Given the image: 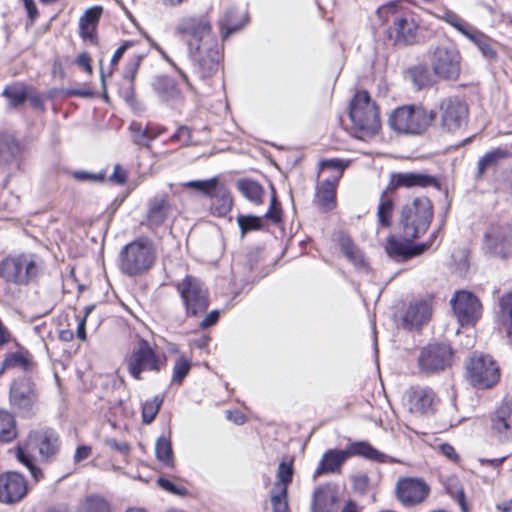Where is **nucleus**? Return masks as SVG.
<instances>
[{
    "mask_svg": "<svg viewBox=\"0 0 512 512\" xmlns=\"http://www.w3.org/2000/svg\"><path fill=\"white\" fill-rule=\"evenodd\" d=\"M349 116L356 128L374 134L380 127L378 108L367 91H359L350 103Z\"/></svg>",
    "mask_w": 512,
    "mask_h": 512,
    "instance_id": "nucleus-7",
    "label": "nucleus"
},
{
    "mask_svg": "<svg viewBox=\"0 0 512 512\" xmlns=\"http://www.w3.org/2000/svg\"><path fill=\"white\" fill-rule=\"evenodd\" d=\"M397 7L398 2H390L379 7L376 13L383 22H388L390 20V16L395 14Z\"/></svg>",
    "mask_w": 512,
    "mask_h": 512,
    "instance_id": "nucleus-58",
    "label": "nucleus"
},
{
    "mask_svg": "<svg viewBox=\"0 0 512 512\" xmlns=\"http://www.w3.org/2000/svg\"><path fill=\"white\" fill-rule=\"evenodd\" d=\"M78 512H112V507L104 496L89 494L80 501Z\"/></svg>",
    "mask_w": 512,
    "mask_h": 512,
    "instance_id": "nucleus-37",
    "label": "nucleus"
},
{
    "mask_svg": "<svg viewBox=\"0 0 512 512\" xmlns=\"http://www.w3.org/2000/svg\"><path fill=\"white\" fill-rule=\"evenodd\" d=\"M130 131L133 142L140 147H150V143L157 137V134H149V129L142 128L138 123L133 122L130 125Z\"/></svg>",
    "mask_w": 512,
    "mask_h": 512,
    "instance_id": "nucleus-45",
    "label": "nucleus"
},
{
    "mask_svg": "<svg viewBox=\"0 0 512 512\" xmlns=\"http://www.w3.org/2000/svg\"><path fill=\"white\" fill-rule=\"evenodd\" d=\"M452 357L453 352L448 344H429L419 354L418 368L425 374L438 373L451 365Z\"/></svg>",
    "mask_w": 512,
    "mask_h": 512,
    "instance_id": "nucleus-15",
    "label": "nucleus"
},
{
    "mask_svg": "<svg viewBox=\"0 0 512 512\" xmlns=\"http://www.w3.org/2000/svg\"><path fill=\"white\" fill-rule=\"evenodd\" d=\"M413 83L419 88H424L431 84V76L426 67L416 66L410 71Z\"/></svg>",
    "mask_w": 512,
    "mask_h": 512,
    "instance_id": "nucleus-52",
    "label": "nucleus"
},
{
    "mask_svg": "<svg viewBox=\"0 0 512 512\" xmlns=\"http://www.w3.org/2000/svg\"><path fill=\"white\" fill-rule=\"evenodd\" d=\"M218 179L216 177L207 180H192L182 184L183 187L192 188L203 195L212 198L214 197V191L217 189Z\"/></svg>",
    "mask_w": 512,
    "mask_h": 512,
    "instance_id": "nucleus-46",
    "label": "nucleus"
},
{
    "mask_svg": "<svg viewBox=\"0 0 512 512\" xmlns=\"http://www.w3.org/2000/svg\"><path fill=\"white\" fill-rule=\"evenodd\" d=\"M500 308L502 313L508 316L506 330L508 337L512 340V291L501 297Z\"/></svg>",
    "mask_w": 512,
    "mask_h": 512,
    "instance_id": "nucleus-53",
    "label": "nucleus"
},
{
    "mask_svg": "<svg viewBox=\"0 0 512 512\" xmlns=\"http://www.w3.org/2000/svg\"><path fill=\"white\" fill-rule=\"evenodd\" d=\"M152 85L158 97L166 103L175 104L181 98L175 80L168 76L156 77Z\"/></svg>",
    "mask_w": 512,
    "mask_h": 512,
    "instance_id": "nucleus-31",
    "label": "nucleus"
},
{
    "mask_svg": "<svg viewBox=\"0 0 512 512\" xmlns=\"http://www.w3.org/2000/svg\"><path fill=\"white\" fill-rule=\"evenodd\" d=\"M353 489L361 494L367 492L370 484V479L367 473L358 472L351 477Z\"/></svg>",
    "mask_w": 512,
    "mask_h": 512,
    "instance_id": "nucleus-55",
    "label": "nucleus"
},
{
    "mask_svg": "<svg viewBox=\"0 0 512 512\" xmlns=\"http://www.w3.org/2000/svg\"><path fill=\"white\" fill-rule=\"evenodd\" d=\"M163 403V397L157 395L151 400L145 401L142 405V420L145 424H150L158 414Z\"/></svg>",
    "mask_w": 512,
    "mask_h": 512,
    "instance_id": "nucleus-47",
    "label": "nucleus"
},
{
    "mask_svg": "<svg viewBox=\"0 0 512 512\" xmlns=\"http://www.w3.org/2000/svg\"><path fill=\"white\" fill-rule=\"evenodd\" d=\"M191 133L190 130L186 126H181L177 129V131L172 135L171 141H178L182 144H187L190 141Z\"/></svg>",
    "mask_w": 512,
    "mask_h": 512,
    "instance_id": "nucleus-64",
    "label": "nucleus"
},
{
    "mask_svg": "<svg viewBox=\"0 0 512 512\" xmlns=\"http://www.w3.org/2000/svg\"><path fill=\"white\" fill-rule=\"evenodd\" d=\"M75 179L80 181H93L103 182L105 180V173H90L86 171H76L73 173Z\"/></svg>",
    "mask_w": 512,
    "mask_h": 512,
    "instance_id": "nucleus-59",
    "label": "nucleus"
},
{
    "mask_svg": "<svg viewBox=\"0 0 512 512\" xmlns=\"http://www.w3.org/2000/svg\"><path fill=\"white\" fill-rule=\"evenodd\" d=\"M433 111L441 129L449 133L459 130L467 122L469 114L467 104L458 97L452 96L441 99L437 109Z\"/></svg>",
    "mask_w": 512,
    "mask_h": 512,
    "instance_id": "nucleus-11",
    "label": "nucleus"
},
{
    "mask_svg": "<svg viewBox=\"0 0 512 512\" xmlns=\"http://www.w3.org/2000/svg\"><path fill=\"white\" fill-rule=\"evenodd\" d=\"M460 63V53L455 48L447 45L437 46L430 56V65L433 72L445 80H456L459 77Z\"/></svg>",
    "mask_w": 512,
    "mask_h": 512,
    "instance_id": "nucleus-14",
    "label": "nucleus"
},
{
    "mask_svg": "<svg viewBox=\"0 0 512 512\" xmlns=\"http://www.w3.org/2000/svg\"><path fill=\"white\" fill-rule=\"evenodd\" d=\"M508 155L509 153L507 150L500 148L493 149L485 153L478 160L475 178L477 180L481 179L487 169L497 166L499 161L508 157Z\"/></svg>",
    "mask_w": 512,
    "mask_h": 512,
    "instance_id": "nucleus-38",
    "label": "nucleus"
},
{
    "mask_svg": "<svg viewBox=\"0 0 512 512\" xmlns=\"http://www.w3.org/2000/svg\"><path fill=\"white\" fill-rule=\"evenodd\" d=\"M432 315V299L420 298L411 301L403 314L402 326L405 329L420 328L427 324Z\"/></svg>",
    "mask_w": 512,
    "mask_h": 512,
    "instance_id": "nucleus-21",
    "label": "nucleus"
},
{
    "mask_svg": "<svg viewBox=\"0 0 512 512\" xmlns=\"http://www.w3.org/2000/svg\"><path fill=\"white\" fill-rule=\"evenodd\" d=\"M3 96L9 100L11 107L23 104L29 97V88L20 82L7 85L3 90Z\"/></svg>",
    "mask_w": 512,
    "mask_h": 512,
    "instance_id": "nucleus-39",
    "label": "nucleus"
},
{
    "mask_svg": "<svg viewBox=\"0 0 512 512\" xmlns=\"http://www.w3.org/2000/svg\"><path fill=\"white\" fill-rule=\"evenodd\" d=\"M271 504L273 512H286L288 509L287 503V488L284 486L274 485L271 494Z\"/></svg>",
    "mask_w": 512,
    "mask_h": 512,
    "instance_id": "nucleus-48",
    "label": "nucleus"
},
{
    "mask_svg": "<svg viewBox=\"0 0 512 512\" xmlns=\"http://www.w3.org/2000/svg\"><path fill=\"white\" fill-rule=\"evenodd\" d=\"M485 249L493 256L507 258L512 254V238L502 226H491L485 234Z\"/></svg>",
    "mask_w": 512,
    "mask_h": 512,
    "instance_id": "nucleus-23",
    "label": "nucleus"
},
{
    "mask_svg": "<svg viewBox=\"0 0 512 512\" xmlns=\"http://www.w3.org/2000/svg\"><path fill=\"white\" fill-rule=\"evenodd\" d=\"M438 17L470 40L479 49L483 57L490 60L496 59L497 52L494 48V41L475 26L448 9H444Z\"/></svg>",
    "mask_w": 512,
    "mask_h": 512,
    "instance_id": "nucleus-8",
    "label": "nucleus"
},
{
    "mask_svg": "<svg viewBox=\"0 0 512 512\" xmlns=\"http://www.w3.org/2000/svg\"><path fill=\"white\" fill-rule=\"evenodd\" d=\"M247 19L245 12H239L235 8H230L226 11L220 21V27L223 38H227L233 32L241 29Z\"/></svg>",
    "mask_w": 512,
    "mask_h": 512,
    "instance_id": "nucleus-33",
    "label": "nucleus"
},
{
    "mask_svg": "<svg viewBox=\"0 0 512 512\" xmlns=\"http://www.w3.org/2000/svg\"><path fill=\"white\" fill-rule=\"evenodd\" d=\"M341 251L356 266H362L364 263L361 252L348 236H341L339 239Z\"/></svg>",
    "mask_w": 512,
    "mask_h": 512,
    "instance_id": "nucleus-43",
    "label": "nucleus"
},
{
    "mask_svg": "<svg viewBox=\"0 0 512 512\" xmlns=\"http://www.w3.org/2000/svg\"><path fill=\"white\" fill-rule=\"evenodd\" d=\"M348 459L349 458H348L346 449H344V450H337V449L327 450L323 454L322 459L319 462V465L314 472V477L316 478L322 474L340 473L341 467Z\"/></svg>",
    "mask_w": 512,
    "mask_h": 512,
    "instance_id": "nucleus-27",
    "label": "nucleus"
},
{
    "mask_svg": "<svg viewBox=\"0 0 512 512\" xmlns=\"http://www.w3.org/2000/svg\"><path fill=\"white\" fill-rule=\"evenodd\" d=\"M28 445L38 450L45 461H52L60 450V438L51 428H41L31 431L28 435Z\"/></svg>",
    "mask_w": 512,
    "mask_h": 512,
    "instance_id": "nucleus-19",
    "label": "nucleus"
},
{
    "mask_svg": "<svg viewBox=\"0 0 512 512\" xmlns=\"http://www.w3.org/2000/svg\"><path fill=\"white\" fill-rule=\"evenodd\" d=\"M109 180L116 184L123 185L127 181V172L119 164H116Z\"/></svg>",
    "mask_w": 512,
    "mask_h": 512,
    "instance_id": "nucleus-62",
    "label": "nucleus"
},
{
    "mask_svg": "<svg viewBox=\"0 0 512 512\" xmlns=\"http://www.w3.org/2000/svg\"><path fill=\"white\" fill-rule=\"evenodd\" d=\"M28 487L25 478L16 472L0 475V502L15 504L27 494Z\"/></svg>",
    "mask_w": 512,
    "mask_h": 512,
    "instance_id": "nucleus-20",
    "label": "nucleus"
},
{
    "mask_svg": "<svg viewBox=\"0 0 512 512\" xmlns=\"http://www.w3.org/2000/svg\"><path fill=\"white\" fill-rule=\"evenodd\" d=\"M190 370L191 362L183 356L179 357L173 367L172 383L181 384Z\"/></svg>",
    "mask_w": 512,
    "mask_h": 512,
    "instance_id": "nucleus-50",
    "label": "nucleus"
},
{
    "mask_svg": "<svg viewBox=\"0 0 512 512\" xmlns=\"http://www.w3.org/2000/svg\"><path fill=\"white\" fill-rule=\"evenodd\" d=\"M466 378L477 389H490L498 383L500 370L490 356L474 353L466 365Z\"/></svg>",
    "mask_w": 512,
    "mask_h": 512,
    "instance_id": "nucleus-10",
    "label": "nucleus"
},
{
    "mask_svg": "<svg viewBox=\"0 0 512 512\" xmlns=\"http://www.w3.org/2000/svg\"><path fill=\"white\" fill-rule=\"evenodd\" d=\"M433 219V206L429 198L417 197L402 206L399 224L405 241H413L426 233Z\"/></svg>",
    "mask_w": 512,
    "mask_h": 512,
    "instance_id": "nucleus-3",
    "label": "nucleus"
},
{
    "mask_svg": "<svg viewBox=\"0 0 512 512\" xmlns=\"http://www.w3.org/2000/svg\"><path fill=\"white\" fill-rule=\"evenodd\" d=\"M155 261V248L147 237H139L128 243L119 254V268L128 276H138L148 272Z\"/></svg>",
    "mask_w": 512,
    "mask_h": 512,
    "instance_id": "nucleus-5",
    "label": "nucleus"
},
{
    "mask_svg": "<svg viewBox=\"0 0 512 512\" xmlns=\"http://www.w3.org/2000/svg\"><path fill=\"white\" fill-rule=\"evenodd\" d=\"M105 444L111 449H114L123 455L128 454L130 451V446L127 442H118L113 438L105 439Z\"/></svg>",
    "mask_w": 512,
    "mask_h": 512,
    "instance_id": "nucleus-63",
    "label": "nucleus"
},
{
    "mask_svg": "<svg viewBox=\"0 0 512 512\" xmlns=\"http://www.w3.org/2000/svg\"><path fill=\"white\" fill-rule=\"evenodd\" d=\"M194 67L201 78H208L218 70L220 53L216 46L204 47L189 51Z\"/></svg>",
    "mask_w": 512,
    "mask_h": 512,
    "instance_id": "nucleus-24",
    "label": "nucleus"
},
{
    "mask_svg": "<svg viewBox=\"0 0 512 512\" xmlns=\"http://www.w3.org/2000/svg\"><path fill=\"white\" fill-rule=\"evenodd\" d=\"M265 218L270 219L275 223L279 222L281 219L280 209L278 208V202L275 196H273L270 201V207L265 214Z\"/></svg>",
    "mask_w": 512,
    "mask_h": 512,
    "instance_id": "nucleus-61",
    "label": "nucleus"
},
{
    "mask_svg": "<svg viewBox=\"0 0 512 512\" xmlns=\"http://www.w3.org/2000/svg\"><path fill=\"white\" fill-rule=\"evenodd\" d=\"M346 452L348 454V458L352 456H361L368 460H373L381 463L388 462L389 456L384 453H381L373 446H371L368 442L365 441H357L349 444L346 447Z\"/></svg>",
    "mask_w": 512,
    "mask_h": 512,
    "instance_id": "nucleus-32",
    "label": "nucleus"
},
{
    "mask_svg": "<svg viewBox=\"0 0 512 512\" xmlns=\"http://www.w3.org/2000/svg\"><path fill=\"white\" fill-rule=\"evenodd\" d=\"M396 34V41L403 44H412L416 40L418 24L411 16H395L393 27L390 28Z\"/></svg>",
    "mask_w": 512,
    "mask_h": 512,
    "instance_id": "nucleus-30",
    "label": "nucleus"
},
{
    "mask_svg": "<svg viewBox=\"0 0 512 512\" xmlns=\"http://www.w3.org/2000/svg\"><path fill=\"white\" fill-rule=\"evenodd\" d=\"M176 32L187 43L188 50H199L211 34V24L204 15L184 16L176 26Z\"/></svg>",
    "mask_w": 512,
    "mask_h": 512,
    "instance_id": "nucleus-13",
    "label": "nucleus"
},
{
    "mask_svg": "<svg viewBox=\"0 0 512 512\" xmlns=\"http://www.w3.org/2000/svg\"><path fill=\"white\" fill-rule=\"evenodd\" d=\"M142 61L141 55H133L126 64L124 71V78L133 82L138 72L140 63Z\"/></svg>",
    "mask_w": 512,
    "mask_h": 512,
    "instance_id": "nucleus-56",
    "label": "nucleus"
},
{
    "mask_svg": "<svg viewBox=\"0 0 512 512\" xmlns=\"http://www.w3.org/2000/svg\"><path fill=\"white\" fill-rule=\"evenodd\" d=\"M129 374L136 380H142L143 372H160L167 364L164 353L156 351L145 339H139L130 354L125 357Z\"/></svg>",
    "mask_w": 512,
    "mask_h": 512,
    "instance_id": "nucleus-6",
    "label": "nucleus"
},
{
    "mask_svg": "<svg viewBox=\"0 0 512 512\" xmlns=\"http://www.w3.org/2000/svg\"><path fill=\"white\" fill-rule=\"evenodd\" d=\"M34 366L35 364L28 354L23 352H12L5 357L0 369V374L11 368H19L25 372H30L34 369Z\"/></svg>",
    "mask_w": 512,
    "mask_h": 512,
    "instance_id": "nucleus-36",
    "label": "nucleus"
},
{
    "mask_svg": "<svg viewBox=\"0 0 512 512\" xmlns=\"http://www.w3.org/2000/svg\"><path fill=\"white\" fill-rule=\"evenodd\" d=\"M212 198L215 199V202L212 203V209L217 215L223 216L231 210L232 197L227 191L216 189Z\"/></svg>",
    "mask_w": 512,
    "mask_h": 512,
    "instance_id": "nucleus-44",
    "label": "nucleus"
},
{
    "mask_svg": "<svg viewBox=\"0 0 512 512\" xmlns=\"http://www.w3.org/2000/svg\"><path fill=\"white\" fill-rule=\"evenodd\" d=\"M438 182L434 176L421 172H400L391 175L387 188L381 193L377 207V219L381 227H390L394 212V198L390 194L400 187H429L437 186Z\"/></svg>",
    "mask_w": 512,
    "mask_h": 512,
    "instance_id": "nucleus-2",
    "label": "nucleus"
},
{
    "mask_svg": "<svg viewBox=\"0 0 512 512\" xmlns=\"http://www.w3.org/2000/svg\"><path fill=\"white\" fill-rule=\"evenodd\" d=\"M237 223L242 237L250 231H257L263 228L262 219L254 215H239Z\"/></svg>",
    "mask_w": 512,
    "mask_h": 512,
    "instance_id": "nucleus-49",
    "label": "nucleus"
},
{
    "mask_svg": "<svg viewBox=\"0 0 512 512\" xmlns=\"http://www.w3.org/2000/svg\"><path fill=\"white\" fill-rule=\"evenodd\" d=\"M157 483L163 490L174 495H183L186 493L185 488L177 487L173 482H171L168 479L160 477L158 478Z\"/></svg>",
    "mask_w": 512,
    "mask_h": 512,
    "instance_id": "nucleus-60",
    "label": "nucleus"
},
{
    "mask_svg": "<svg viewBox=\"0 0 512 512\" xmlns=\"http://www.w3.org/2000/svg\"><path fill=\"white\" fill-rule=\"evenodd\" d=\"M17 458L22 464H24L30 470L35 480H38L39 478L42 477L41 470L34 465L32 458L21 447L18 448L17 450Z\"/></svg>",
    "mask_w": 512,
    "mask_h": 512,
    "instance_id": "nucleus-54",
    "label": "nucleus"
},
{
    "mask_svg": "<svg viewBox=\"0 0 512 512\" xmlns=\"http://www.w3.org/2000/svg\"><path fill=\"white\" fill-rule=\"evenodd\" d=\"M435 117L433 110L422 105H404L391 113L388 123L399 134L419 136L429 129Z\"/></svg>",
    "mask_w": 512,
    "mask_h": 512,
    "instance_id": "nucleus-4",
    "label": "nucleus"
},
{
    "mask_svg": "<svg viewBox=\"0 0 512 512\" xmlns=\"http://www.w3.org/2000/svg\"><path fill=\"white\" fill-rule=\"evenodd\" d=\"M397 499L406 507L423 503L430 493L429 485L417 477L400 478L395 486Z\"/></svg>",
    "mask_w": 512,
    "mask_h": 512,
    "instance_id": "nucleus-17",
    "label": "nucleus"
},
{
    "mask_svg": "<svg viewBox=\"0 0 512 512\" xmlns=\"http://www.w3.org/2000/svg\"><path fill=\"white\" fill-rule=\"evenodd\" d=\"M44 270V260L32 252L10 254L0 261V278L16 286L37 283Z\"/></svg>",
    "mask_w": 512,
    "mask_h": 512,
    "instance_id": "nucleus-1",
    "label": "nucleus"
},
{
    "mask_svg": "<svg viewBox=\"0 0 512 512\" xmlns=\"http://www.w3.org/2000/svg\"><path fill=\"white\" fill-rule=\"evenodd\" d=\"M321 169H333L337 172V175L334 178H337V181L341 178L343 171L346 165L340 159H328L320 162Z\"/></svg>",
    "mask_w": 512,
    "mask_h": 512,
    "instance_id": "nucleus-57",
    "label": "nucleus"
},
{
    "mask_svg": "<svg viewBox=\"0 0 512 512\" xmlns=\"http://www.w3.org/2000/svg\"><path fill=\"white\" fill-rule=\"evenodd\" d=\"M155 454L159 462L167 467H173L174 457L172 451L171 441L165 436L157 439L155 445Z\"/></svg>",
    "mask_w": 512,
    "mask_h": 512,
    "instance_id": "nucleus-41",
    "label": "nucleus"
},
{
    "mask_svg": "<svg viewBox=\"0 0 512 512\" xmlns=\"http://www.w3.org/2000/svg\"><path fill=\"white\" fill-rule=\"evenodd\" d=\"M102 11L103 9L101 6H94L86 10L79 22L81 34L83 37L91 34L90 29L94 28L96 23L99 21L102 15Z\"/></svg>",
    "mask_w": 512,
    "mask_h": 512,
    "instance_id": "nucleus-42",
    "label": "nucleus"
},
{
    "mask_svg": "<svg viewBox=\"0 0 512 512\" xmlns=\"http://www.w3.org/2000/svg\"><path fill=\"white\" fill-rule=\"evenodd\" d=\"M184 304L186 315L195 317L205 313L209 306V293L201 280L187 275L176 285Z\"/></svg>",
    "mask_w": 512,
    "mask_h": 512,
    "instance_id": "nucleus-9",
    "label": "nucleus"
},
{
    "mask_svg": "<svg viewBox=\"0 0 512 512\" xmlns=\"http://www.w3.org/2000/svg\"><path fill=\"white\" fill-rule=\"evenodd\" d=\"M435 394L430 388H412L409 397V410L412 413L424 415L433 411Z\"/></svg>",
    "mask_w": 512,
    "mask_h": 512,
    "instance_id": "nucleus-26",
    "label": "nucleus"
},
{
    "mask_svg": "<svg viewBox=\"0 0 512 512\" xmlns=\"http://www.w3.org/2000/svg\"><path fill=\"white\" fill-rule=\"evenodd\" d=\"M238 191L250 202L257 205L263 202L264 189L257 181L239 179L236 183Z\"/></svg>",
    "mask_w": 512,
    "mask_h": 512,
    "instance_id": "nucleus-35",
    "label": "nucleus"
},
{
    "mask_svg": "<svg viewBox=\"0 0 512 512\" xmlns=\"http://www.w3.org/2000/svg\"><path fill=\"white\" fill-rule=\"evenodd\" d=\"M19 152L20 146L15 137L0 131V168L14 160Z\"/></svg>",
    "mask_w": 512,
    "mask_h": 512,
    "instance_id": "nucleus-34",
    "label": "nucleus"
},
{
    "mask_svg": "<svg viewBox=\"0 0 512 512\" xmlns=\"http://www.w3.org/2000/svg\"><path fill=\"white\" fill-rule=\"evenodd\" d=\"M293 463L290 462H281L278 466L277 470V482L275 485L284 486L287 488V486L292 482L293 480Z\"/></svg>",
    "mask_w": 512,
    "mask_h": 512,
    "instance_id": "nucleus-51",
    "label": "nucleus"
},
{
    "mask_svg": "<svg viewBox=\"0 0 512 512\" xmlns=\"http://www.w3.org/2000/svg\"><path fill=\"white\" fill-rule=\"evenodd\" d=\"M490 430L499 441L512 439V399L503 401L491 414Z\"/></svg>",
    "mask_w": 512,
    "mask_h": 512,
    "instance_id": "nucleus-22",
    "label": "nucleus"
},
{
    "mask_svg": "<svg viewBox=\"0 0 512 512\" xmlns=\"http://www.w3.org/2000/svg\"><path fill=\"white\" fill-rule=\"evenodd\" d=\"M10 405L22 417H31L38 407V393L29 378H20L10 388Z\"/></svg>",
    "mask_w": 512,
    "mask_h": 512,
    "instance_id": "nucleus-12",
    "label": "nucleus"
},
{
    "mask_svg": "<svg viewBox=\"0 0 512 512\" xmlns=\"http://www.w3.org/2000/svg\"><path fill=\"white\" fill-rule=\"evenodd\" d=\"M337 178L326 179L316 186L315 205L322 211H331L336 207Z\"/></svg>",
    "mask_w": 512,
    "mask_h": 512,
    "instance_id": "nucleus-28",
    "label": "nucleus"
},
{
    "mask_svg": "<svg viewBox=\"0 0 512 512\" xmlns=\"http://www.w3.org/2000/svg\"><path fill=\"white\" fill-rule=\"evenodd\" d=\"M399 241L393 237L387 241L386 251L391 257L409 259L413 256L423 253L428 249L432 242L421 243L414 246H410L408 243Z\"/></svg>",
    "mask_w": 512,
    "mask_h": 512,
    "instance_id": "nucleus-29",
    "label": "nucleus"
},
{
    "mask_svg": "<svg viewBox=\"0 0 512 512\" xmlns=\"http://www.w3.org/2000/svg\"><path fill=\"white\" fill-rule=\"evenodd\" d=\"M17 436L14 416L6 410L0 409V440L10 442Z\"/></svg>",
    "mask_w": 512,
    "mask_h": 512,
    "instance_id": "nucleus-40",
    "label": "nucleus"
},
{
    "mask_svg": "<svg viewBox=\"0 0 512 512\" xmlns=\"http://www.w3.org/2000/svg\"><path fill=\"white\" fill-rule=\"evenodd\" d=\"M176 207L166 193L157 194L148 199L146 204L145 225L156 230L174 216Z\"/></svg>",
    "mask_w": 512,
    "mask_h": 512,
    "instance_id": "nucleus-16",
    "label": "nucleus"
},
{
    "mask_svg": "<svg viewBox=\"0 0 512 512\" xmlns=\"http://www.w3.org/2000/svg\"><path fill=\"white\" fill-rule=\"evenodd\" d=\"M338 501V487L333 484L319 485L312 496V512H334Z\"/></svg>",
    "mask_w": 512,
    "mask_h": 512,
    "instance_id": "nucleus-25",
    "label": "nucleus"
},
{
    "mask_svg": "<svg viewBox=\"0 0 512 512\" xmlns=\"http://www.w3.org/2000/svg\"><path fill=\"white\" fill-rule=\"evenodd\" d=\"M454 314L462 326L474 325L480 318L482 306L471 292L458 291L450 300Z\"/></svg>",
    "mask_w": 512,
    "mask_h": 512,
    "instance_id": "nucleus-18",
    "label": "nucleus"
}]
</instances>
